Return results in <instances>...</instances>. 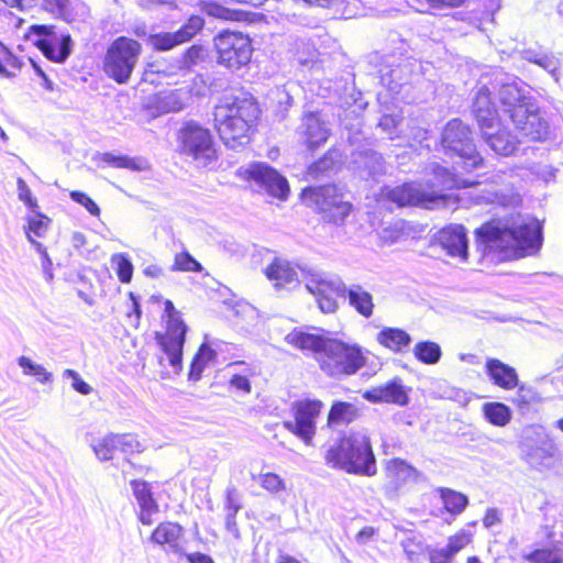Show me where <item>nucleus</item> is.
Segmentation results:
<instances>
[{
  "label": "nucleus",
  "instance_id": "nucleus-1",
  "mask_svg": "<svg viewBox=\"0 0 563 563\" xmlns=\"http://www.w3.org/2000/svg\"><path fill=\"white\" fill-rule=\"evenodd\" d=\"M262 109L250 91L233 89L223 95L213 107V128L223 143L231 150L249 145L258 131Z\"/></svg>",
  "mask_w": 563,
  "mask_h": 563
},
{
  "label": "nucleus",
  "instance_id": "nucleus-2",
  "mask_svg": "<svg viewBox=\"0 0 563 563\" xmlns=\"http://www.w3.org/2000/svg\"><path fill=\"white\" fill-rule=\"evenodd\" d=\"M474 236L478 246L500 262H511L540 252L543 228L536 219L508 225L500 218H490L474 230Z\"/></svg>",
  "mask_w": 563,
  "mask_h": 563
},
{
  "label": "nucleus",
  "instance_id": "nucleus-3",
  "mask_svg": "<svg viewBox=\"0 0 563 563\" xmlns=\"http://www.w3.org/2000/svg\"><path fill=\"white\" fill-rule=\"evenodd\" d=\"M323 460L328 467L346 474L373 477L378 471L371 438L357 432L341 434L325 450Z\"/></svg>",
  "mask_w": 563,
  "mask_h": 563
},
{
  "label": "nucleus",
  "instance_id": "nucleus-4",
  "mask_svg": "<svg viewBox=\"0 0 563 563\" xmlns=\"http://www.w3.org/2000/svg\"><path fill=\"white\" fill-rule=\"evenodd\" d=\"M497 100L522 136L532 142H543L549 137V123L515 84L500 85Z\"/></svg>",
  "mask_w": 563,
  "mask_h": 563
},
{
  "label": "nucleus",
  "instance_id": "nucleus-5",
  "mask_svg": "<svg viewBox=\"0 0 563 563\" xmlns=\"http://www.w3.org/2000/svg\"><path fill=\"white\" fill-rule=\"evenodd\" d=\"M299 198L323 223L334 227L344 225L354 210L353 203L345 199L343 190L334 183L306 186Z\"/></svg>",
  "mask_w": 563,
  "mask_h": 563
},
{
  "label": "nucleus",
  "instance_id": "nucleus-6",
  "mask_svg": "<svg viewBox=\"0 0 563 563\" xmlns=\"http://www.w3.org/2000/svg\"><path fill=\"white\" fill-rule=\"evenodd\" d=\"M177 153L200 166L214 165L220 148L212 131L197 120L185 121L176 131Z\"/></svg>",
  "mask_w": 563,
  "mask_h": 563
},
{
  "label": "nucleus",
  "instance_id": "nucleus-7",
  "mask_svg": "<svg viewBox=\"0 0 563 563\" xmlns=\"http://www.w3.org/2000/svg\"><path fill=\"white\" fill-rule=\"evenodd\" d=\"M366 364L367 357L362 346L333 336H329L318 357L319 368L329 377L354 375Z\"/></svg>",
  "mask_w": 563,
  "mask_h": 563
},
{
  "label": "nucleus",
  "instance_id": "nucleus-8",
  "mask_svg": "<svg viewBox=\"0 0 563 563\" xmlns=\"http://www.w3.org/2000/svg\"><path fill=\"white\" fill-rule=\"evenodd\" d=\"M143 52L142 44L129 36H118L107 46L101 62L103 74L118 85L131 79Z\"/></svg>",
  "mask_w": 563,
  "mask_h": 563
},
{
  "label": "nucleus",
  "instance_id": "nucleus-9",
  "mask_svg": "<svg viewBox=\"0 0 563 563\" xmlns=\"http://www.w3.org/2000/svg\"><path fill=\"white\" fill-rule=\"evenodd\" d=\"M440 146L449 157H457L465 168L484 166V157L477 150L471 126L460 118L449 120L440 135Z\"/></svg>",
  "mask_w": 563,
  "mask_h": 563
},
{
  "label": "nucleus",
  "instance_id": "nucleus-10",
  "mask_svg": "<svg viewBox=\"0 0 563 563\" xmlns=\"http://www.w3.org/2000/svg\"><path fill=\"white\" fill-rule=\"evenodd\" d=\"M217 64L229 70L247 66L253 55L251 37L241 31L223 30L213 37Z\"/></svg>",
  "mask_w": 563,
  "mask_h": 563
},
{
  "label": "nucleus",
  "instance_id": "nucleus-11",
  "mask_svg": "<svg viewBox=\"0 0 563 563\" xmlns=\"http://www.w3.org/2000/svg\"><path fill=\"white\" fill-rule=\"evenodd\" d=\"M324 404L317 398L298 399L291 405L292 420L283 422V427L300 439L306 445H313L317 433V420Z\"/></svg>",
  "mask_w": 563,
  "mask_h": 563
},
{
  "label": "nucleus",
  "instance_id": "nucleus-12",
  "mask_svg": "<svg viewBox=\"0 0 563 563\" xmlns=\"http://www.w3.org/2000/svg\"><path fill=\"white\" fill-rule=\"evenodd\" d=\"M236 177L247 184H255L264 189L269 196L286 200L289 196V185L277 169L264 162H251L236 170Z\"/></svg>",
  "mask_w": 563,
  "mask_h": 563
},
{
  "label": "nucleus",
  "instance_id": "nucleus-13",
  "mask_svg": "<svg viewBox=\"0 0 563 563\" xmlns=\"http://www.w3.org/2000/svg\"><path fill=\"white\" fill-rule=\"evenodd\" d=\"M383 472L385 478L383 489L389 499L399 497L409 485L421 479V472L401 457H391L385 461Z\"/></svg>",
  "mask_w": 563,
  "mask_h": 563
},
{
  "label": "nucleus",
  "instance_id": "nucleus-14",
  "mask_svg": "<svg viewBox=\"0 0 563 563\" xmlns=\"http://www.w3.org/2000/svg\"><path fill=\"white\" fill-rule=\"evenodd\" d=\"M386 199L399 208L421 207L433 209L439 203L445 205L449 196L437 191H426L410 181L389 189Z\"/></svg>",
  "mask_w": 563,
  "mask_h": 563
},
{
  "label": "nucleus",
  "instance_id": "nucleus-15",
  "mask_svg": "<svg viewBox=\"0 0 563 563\" xmlns=\"http://www.w3.org/2000/svg\"><path fill=\"white\" fill-rule=\"evenodd\" d=\"M188 327L185 321H165L164 331L155 332L154 339L167 355L172 367L179 371L183 366L184 346Z\"/></svg>",
  "mask_w": 563,
  "mask_h": 563
},
{
  "label": "nucleus",
  "instance_id": "nucleus-16",
  "mask_svg": "<svg viewBox=\"0 0 563 563\" xmlns=\"http://www.w3.org/2000/svg\"><path fill=\"white\" fill-rule=\"evenodd\" d=\"M186 530L179 522L163 520L158 522L148 536V542L164 551L181 555L184 553Z\"/></svg>",
  "mask_w": 563,
  "mask_h": 563
},
{
  "label": "nucleus",
  "instance_id": "nucleus-17",
  "mask_svg": "<svg viewBox=\"0 0 563 563\" xmlns=\"http://www.w3.org/2000/svg\"><path fill=\"white\" fill-rule=\"evenodd\" d=\"M410 387L405 386L402 379L395 376L384 384L366 389L362 397L371 404H387L406 407L409 404Z\"/></svg>",
  "mask_w": 563,
  "mask_h": 563
},
{
  "label": "nucleus",
  "instance_id": "nucleus-18",
  "mask_svg": "<svg viewBox=\"0 0 563 563\" xmlns=\"http://www.w3.org/2000/svg\"><path fill=\"white\" fill-rule=\"evenodd\" d=\"M437 243L451 257L462 262L468 258V240L466 229L460 223H450L441 228L437 235Z\"/></svg>",
  "mask_w": 563,
  "mask_h": 563
},
{
  "label": "nucleus",
  "instance_id": "nucleus-19",
  "mask_svg": "<svg viewBox=\"0 0 563 563\" xmlns=\"http://www.w3.org/2000/svg\"><path fill=\"white\" fill-rule=\"evenodd\" d=\"M472 115L482 133L500 125V118L488 87H481L472 103Z\"/></svg>",
  "mask_w": 563,
  "mask_h": 563
},
{
  "label": "nucleus",
  "instance_id": "nucleus-20",
  "mask_svg": "<svg viewBox=\"0 0 563 563\" xmlns=\"http://www.w3.org/2000/svg\"><path fill=\"white\" fill-rule=\"evenodd\" d=\"M306 288L312 294L322 312L332 313L339 308L338 298L345 295V289H340L332 282L311 275L306 280Z\"/></svg>",
  "mask_w": 563,
  "mask_h": 563
},
{
  "label": "nucleus",
  "instance_id": "nucleus-21",
  "mask_svg": "<svg viewBox=\"0 0 563 563\" xmlns=\"http://www.w3.org/2000/svg\"><path fill=\"white\" fill-rule=\"evenodd\" d=\"M302 144L309 152H314L322 146L330 136L319 111H310L302 115L301 130L299 132Z\"/></svg>",
  "mask_w": 563,
  "mask_h": 563
},
{
  "label": "nucleus",
  "instance_id": "nucleus-22",
  "mask_svg": "<svg viewBox=\"0 0 563 563\" xmlns=\"http://www.w3.org/2000/svg\"><path fill=\"white\" fill-rule=\"evenodd\" d=\"M329 335L323 333L309 332L302 328H294L285 335V342L303 353H311L318 363V357L321 356L324 350Z\"/></svg>",
  "mask_w": 563,
  "mask_h": 563
},
{
  "label": "nucleus",
  "instance_id": "nucleus-23",
  "mask_svg": "<svg viewBox=\"0 0 563 563\" xmlns=\"http://www.w3.org/2000/svg\"><path fill=\"white\" fill-rule=\"evenodd\" d=\"M130 485L140 507L137 520L144 526H152L154 522L153 517L158 514L159 506L154 498L148 483L143 479H132Z\"/></svg>",
  "mask_w": 563,
  "mask_h": 563
},
{
  "label": "nucleus",
  "instance_id": "nucleus-24",
  "mask_svg": "<svg viewBox=\"0 0 563 563\" xmlns=\"http://www.w3.org/2000/svg\"><path fill=\"white\" fill-rule=\"evenodd\" d=\"M485 372L492 383L504 390H511L518 387L519 377L516 368L498 358H487L485 362Z\"/></svg>",
  "mask_w": 563,
  "mask_h": 563
},
{
  "label": "nucleus",
  "instance_id": "nucleus-25",
  "mask_svg": "<svg viewBox=\"0 0 563 563\" xmlns=\"http://www.w3.org/2000/svg\"><path fill=\"white\" fill-rule=\"evenodd\" d=\"M361 408L353 402L334 400L327 413V427L331 430L349 427L361 418Z\"/></svg>",
  "mask_w": 563,
  "mask_h": 563
},
{
  "label": "nucleus",
  "instance_id": "nucleus-26",
  "mask_svg": "<svg viewBox=\"0 0 563 563\" xmlns=\"http://www.w3.org/2000/svg\"><path fill=\"white\" fill-rule=\"evenodd\" d=\"M265 276L275 287L280 288L298 282V274L290 262L275 257L265 268Z\"/></svg>",
  "mask_w": 563,
  "mask_h": 563
},
{
  "label": "nucleus",
  "instance_id": "nucleus-27",
  "mask_svg": "<svg viewBox=\"0 0 563 563\" xmlns=\"http://www.w3.org/2000/svg\"><path fill=\"white\" fill-rule=\"evenodd\" d=\"M377 343L393 353L406 352L411 344L410 334L396 327H385L376 335Z\"/></svg>",
  "mask_w": 563,
  "mask_h": 563
},
{
  "label": "nucleus",
  "instance_id": "nucleus-28",
  "mask_svg": "<svg viewBox=\"0 0 563 563\" xmlns=\"http://www.w3.org/2000/svg\"><path fill=\"white\" fill-rule=\"evenodd\" d=\"M217 354V349L212 347L209 343H201L190 362L188 379L192 382L200 380L207 365L216 362Z\"/></svg>",
  "mask_w": 563,
  "mask_h": 563
},
{
  "label": "nucleus",
  "instance_id": "nucleus-29",
  "mask_svg": "<svg viewBox=\"0 0 563 563\" xmlns=\"http://www.w3.org/2000/svg\"><path fill=\"white\" fill-rule=\"evenodd\" d=\"M482 135L489 147L499 155L508 156L516 151L517 141L510 131L505 128L498 129L495 133L486 131Z\"/></svg>",
  "mask_w": 563,
  "mask_h": 563
},
{
  "label": "nucleus",
  "instance_id": "nucleus-30",
  "mask_svg": "<svg viewBox=\"0 0 563 563\" xmlns=\"http://www.w3.org/2000/svg\"><path fill=\"white\" fill-rule=\"evenodd\" d=\"M97 162L102 167H110L115 169H129L132 172H140L144 169V162L137 157H130L124 154H114L104 152L97 156Z\"/></svg>",
  "mask_w": 563,
  "mask_h": 563
},
{
  "label": "nucleus",
  "instance_id": "nucleus-31",
  "mask_svg": "<svg viewBox=\"0 0 563 563\" xmlns=\"http://www.w3.org/2000/svg\"><path fill=\"white\" fill-rule=\"evenodd\" d=\"M344 297L349 299L350 306L362 317L371 318L373 316L375 307L373 296L361 286L345 289Z\"/></svg>",
  "mask_w": 563,
  "mask_h": 563
},
{
  "label": "nucleus",
  "instance_id": "nucleus-32",
  "mask_svg": "<svg viewBox=\"0 0 563 563\" xmlns=\"http://www.w3.org/2000/svg\"><path fill=\"white\" fill-rule=\"evenodd\" d=\"M437 492L442 499L444 509L453 516L462 514L468 505V498L463 493L448 487H440Z\"/></svg>",
  "mask_w": 563,
  "mask_h": 563
},
{
  "label": "nucleus",
  "instance_id": "nucleus-33",
  "mask_svg": "<svg viewBox=\"0 0 563 563\" xmlns=\"http://www.w3.org/2000/svg\"><path fill=\"white\" fill-rule=\"evenodd\" d=\"M55 26L45 24H33L29 27L24 37L30 41L42 53H52L48 48V41L54 36Z\"/></svg>",
  "mask_w": 563,
  "mask_h": 563
},
{
  "label": "nucleus",
  "instance_id": "nucleus-34",
  "mask_svg": "<svg viewBox=\"0 0 563 563\" xmlns=\"http://www.w3.org/2000/svg\"><path fill=\"white\" fill-rule=\"evenodd\" d=\"M35 214L29 217L26 220L25 234L27 240L36 245L41 246V243L35 241V238H44L51 227L52 219L42 212L34 211Z\"/></svg>",
  "mask_w": 563,
  "mask_h": 563
},
{
  "label": "nucleus",
  "instance_id": "nucleus-35",
  "mask_svg": "<svg viewBox=\"0 0 563 563\" xmlns=\"http://www.w3.org/2000/svg\"><path fill=\"white\" fill-rule=\"evenodd\" d=\"M485 419L493 426L505 427L511 420L510 408L499 401L485 402L482 407Z\"/></svg>",
  "mask_w": 563,
  "mask_h": 563
},
{
  "label": "nucleus",
  "instance_id": "nucleus-36",
  "mask_svg": "<svg viewBox=\"0 0 563 563\" xmlns=\"http://www.w3.org/2000/svg\"><path fill=\"white\" fill-rule=\"evenodd\" d=\"M225 510L228 511L225 517V529L231 532L235 538L240 537L236 515L241 509V505L238 500V490L234 487L225 490Z\"/></svg>",
  "mask_w": 563,
  "mask_h": 563
},
{
  "label": "nucleus",
  "instance_id": "nucleus-37",
  "mask_svg": "<svg viewBox=\"0 0 563 563\" xmlns=\"http://www.w3.org/2000/svg\"><path fill=\"white\" fill-rule=\"evenodd\" d=\"M124 435L108 434L93 445V452L100 461L113 459L117 451L124 444Z\"/></svg>",
  "mask_w": 563,
  "mask_h": 563
},
{
  "label": "nucleus",
  "instance_id": "nucleus-38",
  "mask_svg": "<svg viewBox=\"0 0 563 563\" xmlns=\"http://www.w3.org/2000/svg\"><path fill=\"white\" fill-rule=\"evenodd\" d=\"M412 352L419 362L427 365L437 364L442 356L441 346L437 342L429 340L417 342Z\"/></svg>",
  "mask_w": 563,
  "mask_h": 563
},
{
  "label": "nucleus",
  "instance_id": "nucleus-39",
  "mask_svg": "<svg viewBox=\"0 0 563 563\" xmlns=\"http://www.w3.org/2000/svg\"><path fill=\"white\" fill-rule=\"evenodd\" d=\"M48 48L52 53H42L47 59L62 63L64 62L70 54L71 51V37L69 34L57 37L55 34L52 36V40L48 41Z\"/></svg>",
  "mask_w": 563,
  "mask_h": 563
},
{
  "label": "nucleus",
  "instance_id": "nucleus-40",
  "mask_svg": "<svg viewBox=\"0 0 563 563\" xmlns=\"http://www.w3.org/2000/svg\"><path fill=\"white\" fill-rule=\"evenodd\" d=\"M22 59L7 47H0V76L7 78L16 77L23 68Z\"/></svg>",
  "mask_w": 563,
  "mask_h": 563
},
{
  "label": "nucleus",
  "instance_id": "nucleus-41",
  "mask_svg": "<svg viewBox=\"0 0 563 563\" xmlns=\"http://www.w3.org/2000/svg\"><path fill=\"white\" fill-rule=\"evenodd\" d=\"M530 563H563V551L558 547L537 548L523 556Z\"/></svg>",
  "mask_w": 563,
  "mask_h": 563
},
{
  "label": "nucleus",
  "instance_id": "nucleus-42",
  "mask_svg": "<svg viewBox=\"0 0 563 563\" xmlns=\"http://www.w3.org/2000/svg\"><path fill=\"white\" fill-rule=\"evenodd\" d=\"M202 265L186 250L174 255L172 272L201 273Z\"/></svg>",
  "mask_w": 563,
  "mask_h": 563
},
{
  "label": "nucleus",
  "instance_id": "nucleus-43",
  "mask_svg": "<svg viewBox=\"0 0 563 563\" xmlns=\"http://www.w3.org/2000/svg\"><path fill=\"white\" fill-rule=\"evenodd\" d=\"M111 263L114 265L118 279L122 284H130L133 277L134 267L129 256L125 253L113 254L111 256Z\"/></svg>",
  "mask_w": 563,
  "mask_h": 563
},
{
  "label": "nucleus",
  "instance_id": "nucleus-44",
  "mask_svg": "<svg viewBox=\"0 0 563 563\" xmlns=\"http://www.w3.org/2000/svg\"><path fill=\"white\" fill-rule=\"evenodd\" d=\"M148 41L152 48L158 52L169 51L181 44L176 32H161L152 34L150 35Z\"/></svg>",
  "mask_w": 563,
  "mask_h": 563
},
{
  "label": "nucleus",
  "instance_id": "nucleus-45",
  "mask_svg": "<svg viewBox=\"0 0 563 563\" xmlns=\"http://www.w3.org/2000/svg\"><path fill=\"white\" fill-rule=\"evenodd\" d=\"M203 19L199 15L189 16L188 20L175 31L180 43L184 44L190 41L203 27Z\"/></svg>",
  "mask_w": 563,
  "mask_h": 563
},
{
  "label": "nucleus",
  "instance_id": "nucleus-46",
  "mask_svg": "<svg viewBox=\"0 0 563 563\" xmlns=\"http://www.w3.org/2000/svg\"><path fill=\"white\" fill-rule=\"evenodd\" d=\"M473 541V534L468 530L460 529L453 536H451L445 545V550L449 554L454 556L461 550H463L466 545H468Z\"/></svg>",
  "mask_w": 563,
  "mask_h": 563
},
{
  "label": "nucleus",
  "instance_id": "nucleus-47",
  "mask_svg": "<svg viewBox=\"0 0 563 563\" xmlns=\"http://www.w3.org/2000/svg\"><path fill=\"white\" fill-rule=\"evenodd\" d=\"M18 363L25 375L34 376L42 383H46L51 379V374L47 373L42 365L33 363L31 358L20 356Z\"/></svg>",
  "mask_w": 563,
  "mask_h": 563
},
{
  "label": "nucleus",
  "instance_id": "nucleus-48",
  "mask_svg": "<svg viewBox=\"0 0 563 563\" xmlns=\"http://www.w3.org/2000/svg\"><path fill=\"white\" fill-rule=\"evenodd\" d=\"M258 479L261 487L271 494H278L286 488L285 481L274 472L262 473Z\"/></svg>",
  "mask_w": 563,
  "mask_h": 563
},
{
  "label": "nucleus",
  "instance_id": "nucleus-49",
  "mask_svg": "<svg viewBox=\"0 0 563 563\" xmlns=\"http://www.w3.org/2000/svg\"><path fill=\"white\" fill-rule=\"evenodd\" d=\"M255 372L251 368L247 369L246 375L234 374L229 379V386L242 395H247L252 391V384L250 380L251 376H254Z\"/></svg>",
  "mask_w": 563,
  "mask_h": 563
},
{
  "label": "nucleus",
  "instance_id": "nucleus-50",
  "mask_svg": "<svg viewBox=\"0 0 563 563\" xmlns=\"http://www.w3.org/2000/svg\"><path fill=\"white\" fill-rule=\"evenodd\" d=\"M69 197L73 201L77 202L78 205L82 206L91 216L99 217L100 216V208L95 202L92 198H90L86 192L80 190H71L69 192Z\"/></svg>",
  "mask_w": 563,
  "mask_h": 563
},
{
  "label": "nucleus",
  "instance_id": "nucleus-51",
  "mask_svg": "<svg viewBox=\"0 0 563 563\" xmlns=\"http://www.w3.org/2000/svg\"><path fill=\"white\" fill-rule=\"evenodd\" d=\"M16 186L19 200H21L31 211H36L38 209V202L36 198L33 197L26 181L23 178H18Z\"/></svg>",
  "mask_w": 563,
  "mask_h": 563
},
{
  "label": "nucleus",
  "instance_id": "nucleus-52",
  "mask_svg": "<svg viewBox=\"0 0 563 563\" xmlns=\"http://www.w3.org/2000/svg\"><path fill=\"white\" fill-rule=\"evenodd\" d=\"M203 47L198 44H194L185 49L181 55V64L186 68H191L203 59Z\"/></svg>",
  "mask_w": 563,
  "mask_h": 563
},
{
  "label": "nucleus",
  "instance_id": "nucleus-53",
  "mask_svg": "<svg viewBox=\"0 0 563 563\" xmlns=\"http://www.w3.org/2000/svg\"><path fill=\"white\" fill-rule=\"evenodd\" d=\"M537 400L536 393L530 387H526L523 385L519 386L517 389L516 398L514 399V404L519 409L528 408L532 402Z\"/></svg>",
  "mask_w": 563,
  "mask_h": 563
},
{
  "label": "nucleus",
  "instance_id": "nucleus-54",
  "mask_svg": "<svg viewBox=\"0 0 563 563\" xmlns=\"http://www.w3.org/2000/svg\"><path fill=\"white\" fill-rule=\"evenodd\" d=\"M64 376L71 378V387L80 395H89L92 391L91 386L76 371L67 368L64 371Z\"/></svg>",
  "mask_w": 563,
  "mask_h": 563
},
{
  "label": "nucleus",
  "instance_id": "nucleus-55",
  "mask_svg": "<svg viewBox=\"0 0 563 563\" xmlns=\"http://www.w3.org/2000/svg\"><path fill=\"white\" fill-rule=\"evenodd\" d=\"M43 5L48 12L63 15L67 12L68 0H43Z\"/></svg>",
  "mask_w": 563,
  "mask_h": 563
},
{
  "label": "nucleus",
  "instance_id": "nucleus-56",
  "mask_svg": "<svg viewBox=\"0 0 563 563\" xmlns=\"http://www.w3.org/2000/svg\"><path fill=\"white\" fill-rule=\"evenodd\" d=\"M163 320L165 321H184L180 311L176 309L170 299L164 300Z\"/></svg>",
  "mask_w": 563,
  "mask_h": 563
},
{
  "label": "nucleus",
  "instance_id": "nucleus-57",
  "mask_svg": "<svg viewBox=\"0 0 563 563\" xmlns=\"http://www.w3.org/2000/svg\"><path fill=\"white\" fill-rule=\"evenodd\" d=\"M378 533V529L377 528H374V527H371V526H366V527H363L355 536V539L356 541L360 543V544H365L367 543L371 539H373L376 534Z\"/></svg>",
  "mask_w": 563,
  "mask_h": 563
},
{
  "label": "nucleus",
  "instance_id": "nucleus-58",
  "mask_svg": "<svg viewBox=\"0 0 563 563\" xmlns=\"http://www.w3.org/2000/svg\"><path fill=\"white\" fill-rule=\"evenodd\" d=\"M2 22L12 31L20 29L23 23L24 19L14 14L13 12H5L2 15Z\"/></svg>",
  "mask_w": 563,
  "mask_h": 563
},
{
  "label": "nucleus",
  "instance_id": "nucleus-59",
  "mask_svg": "<svg viewBox=\"0 0 563 563\" xmlns=\"http://www.w3.org/2000/svg\"><path fill=\"white\" fill-rule=\"evenodd\" d=\"M431 8H456L462 5L466 0H426Z\"/></svg>",
  "mask_w": 563,
  "mask_h": 563
},
{
  "label": "nucleus",
  "instance_id": "nucleus-60",
  "mask_svg": "<svg viewBox=\"0 0 563 563\" xmlns=\"http://www.w3.org/2000/svg\"><path fill=\"white\" fill-rule=\"evenodd\" d=\"M452 558L444 548L430 552V563H450Z\"/></svg>",
  "mask_w": 563,
  "mask_h": 563
},
{
  "label": "nucleus",
  "instance_id": "nucleus-61",
  "mask_svg": "<svg viewBox=\"0 0 563 563\" xmlns=\"http://www.w3.org/2000/svg\"><path fill=\"white\" fill-rule=\"evenodd\" d=\"M143 274L150 278H159L164 276V268L158 264H150L143 269Z\"/></svg>",
  "mask_w": 563,
  "mask_h": 563
},
{
  "label": "nucleus",
  "instance_id": "nucleus-62",
  "mask_svg": "<svg viewBox=\"0 0 563 563\" xmlns=\"http://www.w3.org/2000/svg\"><path fill=\"white\" fill-rule=\"evenodd\" d=\"M186 559L189 563H214L211 556L200 552L189 553Z\"/></svg>",
  "mask_w": 563,
  "mask_h": 563
},
{
  "label": "nucleus",
  "instance_id": "nucleus-63",
  "mask_svg": "<svg viewBox=\"0 0 563 563\" xmlns=\"http://www.w3.org/2000/svg\"><path fill=\"white\" fill-rule=\"evenodd\" d=\"M398 124V121L396 120V118L393 115V114H385L383 115V118L380 119L378 125L383 129V130H390V129H395Z\"/></svg>",
  "mask_w": 563,
  "mask_h": 563
},
{
  "label": "nucleus",
  "instance_id": "nucleus-64",
  "mask_svg": "<svg viewBox=\"0 0 563 563\" xmlns=\"http://www.w3.org/2000/svg\"><path fill=\"white\" fill-rule=\"evenodd\" d=\"M483 522H484V526L487 528L499 522V517H498L497 511L494 509L488 510L483 518Z\"/></svg>",
  "mask_w": 563,
  "mask_h": 563
}]
</instances>
